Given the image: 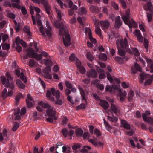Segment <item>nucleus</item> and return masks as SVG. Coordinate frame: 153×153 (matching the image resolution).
<instances>
[{"label": "nucleus", "mask_w": 153, "mask_h": 153, "mask_svg": "<svg viewBox=\"0 0 153 153\" xmlns=\"http://www.w3.org/2000/svg\"><path fill=\"white\" fill-rule=\"evenodd\" d=\"M89 10L91 13H98L100 11L98 7L93 5L90 6Z\"/></svg>", "instance_id": "nucleus-27"}, {"label": "nucleus", "mask_w": 153, "mask_h": 153, "mask_svg": "<svg viewBox=\"0 0 153 153\" xmlns=\"http://www.w3.org/2000/svg\"><path fill=\"white\" fill-rule=\"evenodd\" d=\"M7 16L10 18L14 19L15 18V15L13 13L10 11L7 12Z\"/></svg>", "instance_id": "nucleus-51"}, {"label": "nucleus", "mask_w": 153, "mask_h": 153, "mask_svg": "<svg viewBox=\"0 0 153 153\" xmlns=\"http://www.w3.org/2000/svg\"><path fill=\"white\" fill-rule=\"evenodd\" d=\"M76 65L77 67V69L81 74H85L86 72V70L85 68L81 65V62L79 59H77L76 60Z\"/></svg>", "instance_id": "nucleus-13"}, {"label": "nucleus", "mask_w": 153, "mask_h": 153, "mask_svg": "<svg viewBox=\"0 0 153 153\" xmlns=\"http://www.w3.org/2000/svg\"><path fill=\"white\" fill-rule=\"evenodd\" d=\"M53 25L56 28H59V35L64 36L62 37L64 45L66 46L69 45L70 44V37L66 29L68 25H64L63 23L59 24L58 21L57 20L54 22Z\"/></svg>", "instance_id": "nucleus-1"}, {"label": "nucleus", "mask_w": 153, "mask_h": 153, "mask_svg": "<svg viewBox=\"0 0 153 153\" xmlns=\"http://www.w3.org/2000/svg\"><path fill=\"white\" fill-rule=\"evenodd\" d=\"M142 117L143 120L145 122H147L151 125H153V118L150 117H147L145 114H142Z\"/></svg>", "instance_id": "nucleus-17"}, {"label": "nucleus", "mask_w": 153, "mask_h": 153, "mask_svg": "<svg viewBox=\"0 0 153 153\" xmlns=\"http://www.w3.org/2000/svg\"><path fill=\"white\" fill-rule=\"evenodd\" d=\"M83 19V18H81L80 17H78L77 19L78 21L81 25H84V20Z\"/></svg>", "instance_id": "nucleus-58"}, {"label": "nucleus", "mask_w": 153, "mask_h": 153, "mask_svg": "<svg viewBox=\"0 0 153 153\" xmlns=\"http://www.w3.org/2000/svg\"><path fill=\"white\" fill-rule=\"evenodd\" d=\"M7 90L5 88L4 89L2 92L1 96L3 99H5L7 97Z\"/></svg>", "instance_id": "nucleus-40"}, {"label": "nucleus", "mask_w": 153, "mask_h": 153, "mask_svg": "<svg viewBox=\"0 0 153 153\" xmlns=\"http://www.w3.org/2000/svg\"><path fill=\"white\" fill-rule=\"evenodd\" d=\"M78 88L79 90L80 93L81 94V96L82 97V100H85V101H86V99L85 98V96L83 89L80 87V86H78Z\"/></svg>", "instance_id": "nucleus-31"}, {"label": "nucleus", "mask_w": 153, "mask_h": 153, "mask_svg": "<svg viewBox=\"0 0 153 153\" xmlns=\"http://www.w3.org/2000/svg\"><path fill=\"white\" fill-rule=\"evenodd\" d=\"M69 59L70 60L73 61L75 60V61L76 64V60L77 59H78L75 56L74 54H71L69 57Z\"/></svg>", "instance_id": "nucleus-54"}, {"label": "nucleus", "mask_w": 153, "mask_h": 153, "mask_svg": "<svg viewBox=\"0 0 153 153\" xmlns=\"http://www.w3.org/2000/svg\"><path fill=\"white\" fill-rule=\"evenodd\" d=\"M106 74L107 79L111 83L113 82L114 79L117 83H120V81L119 79L114 77L113 78L109 72H107Z\"/></svg>", "instance_id": "nucleus-19"}, {"label": "nucleus", "mask_w": 153, "mask_h": 153, "mask_svg": "<svg viewBox=\"0 0 153 153\" xmlns=\"http://www.w3.org/2000/svg\"><path fill=\"white\" fill-rule=\"evenodd\" d=\"M61 95L60 92L59 90L55 91L53 88H51L50 90L47 91L46 96L47 98L55 104L62 105L64 102L62 98H60Z\"/></svg>", "instance_id": "nucleus-2"}, {"label": "nucleus", "mask_w": 153, "mask_h": 153, "mask_svg": "<svg viewBox=\"0 0 153 153\" xmlns=\"http://www.w3.org/2000/svg\"><path fill=\"white\" fill-rule=\"evenodd\" d=\"M91 149V147L89 146H85L83 147L81 150L82 153H87Z\"/></svg>", "instance_id": "nucleus-34"}, {"label": "nucleus", "mask_w": 153, "mask_h": 153, "mask_svg": "<svg viewBox=\"0 0 153 153\" xmlns=\"http://www.w3.org/2000/svg\"><path fill=\"white\" fill-rule=\"evenodd\" d=\"M99 102V105L104 110H106L108 109L109 105L107 102L101 99L100 100Z\"/></svg>", "instance_id": "nucleus-16"}, {"label": "nucleus", "mask_w": 153, "mask_h": 153, "mask_svg": "<svg viewBox=\"0 0 153 153\" xmlns=\"http://www.w3.org/2000/svg\"><path fill=\"white\" fill-rule=\"evenodd\" d=\"M110 111L114 112L116 115H117L120 113V109L117 106H116L113 104L111 105Z\"/></svg>", "instance_id": "nucleus-15"}, {"label": "nucleus", "mask_w": 153, "mask_h": 153, "mask_svg": "<svg viewBox=\"0 0 153 153\" xmlns=\"http://www.w3.org/2000/svg\"><path fill=\"white\" fill-rule=\"evenodd\" d=\"M8 139L7 131L6 129H4L2 132L0 133V142L3 141L4 140H7Z\"/></svg>", "instance_id": "nucleus-18"}, {"label": "nucleus", "mask_w": 153, "mask_h": 153, "mask_svg": "<svg viewBox=\"0 0 153 153\" xmlns=\"http://www.w3.org/2000/svg\"><path fill=\"white\" fill-rule=\"evenodd\" d=\"M16 82L17 85L19 88L22 89L25 88V85L21 82L19 79H17Z\"/></svg>", "instance_id": "nucleus-35"}, {"label": "nucleus", "mask_w": 153, "mask_h": 153, "mask_svg": "<svg viewBox=\"0 0 153 153\" xmlns=\"http://www.w3.org/2000/svg\"><path fill=\"white\" fill-rule=\"evenodd\" d=\"M116 43L117 48H120L121 47L123 48H125L128 46L127 39L126 38L124 39L117 40Z\"/></svg>", "instance_id": "nucleus-10"}, {"label": "nucleus", "mask_w": 153, "mask_h": 153, "mask_svg": "<svg viewBox=\"0 0 153 153\" xmlns=\"http://www.w3.org/2000/svg\"><path fill=\"white\" fill-rule=\"evenodd\" d=\"M100 24L101 27L103 30L108 29L109 26V23L107 20L100 21Z\"/></svg>", "instance_id": "nucleus-21"}, {"label": "nucleus", "mask_w": 153, "mask_h": 153, "mask_svg": "<svg viewBox=\"0 0 153 153\" xmlns=\"http://www.w3.org/2000/svg\"><path fill=\"white\" fill-rule=\"evenodd\" d=\"M88 76V77H91L92 78H95L97 76V74L96 71L93 69H91L87 73Z\"/></svg>", "instance_id": "nucleus-25"}, {"label": "nucleus", "mask_w": 153, "mask_h": 153, "mask_svg": "<svg viewBox=\"0 0 153 153\" xmlns=\"http://www.w3.org/2000/svg\"><path fill=\"white\" fill-rule=\"evenodd\" d=\"M20 112L19 109H17L16 111L14 112V115H16L15 117V120H19L21 118V116L19 114Z\"/></svg>", "instance_id": "nucleus-37"}, {"label": "nucleus", "mask_w": 153, "mask_h": 153, "mask_svg": "<svg viewBox=\"0 0 153 153\" xmlns=\"http://www.w3.org/2000/svg\"><path fill=\"white\" fill-rule=\"evenodd\" d=\"M141 71V68L137 63H135L133 67L131 69V72L133 74L135 73L137 71Z\"/></svg>", "instance_id": "nucleus-23"}, {"label": "nucleus", "mask_w": 153, "mask_h": 153, "mask_svg": "<svg viewBox=\"0 0 153 153\" xmlns=\"http://www.w3.org/2000/svg\"><path fill=\"white\" fill-rule=\"evenodd\" d=\"M99 57L100 59L104 60L107 59V56L104 53H102L99 55Z\"/></svg>", "instance_id": "nucleus-48"}, {"label": "nucleus", "mask_w": 153, "mask_h": 153, "mask_svg": "<svg viewBox=\"0 0 153 153\" xmlns=\"http://www.w3.org/2000/svg\"><path fill=\"white\" fill-rule=\"evenodd\" d=\"M85 105L84 103H82L78 105L76 108L77 110L84 109L85 107Z\"/></svg>", "instance_id": "nucleus-57"}, {"label": "nucleus", "mask_w": 153, "mask_h": 153, "mask_svg": "<svg viewBox=\"0 0 153 153\" xmlns=\"http://www.w3.org/2000/svg\"><path fill=\"white\" fill-rule=\"evenodd\" d=\"M152 7V5L150 1L148 2L144 6V8L145 10H150Z\"/></svg>", "instance_id": "nucleus-36"}, {"label": "nucleus", "mask_w": 153, "mask_h": 153, "mask_svg": "<svg viewBox=\"0 0 153 153\" xmlns=\"http://www.w3.org/2000/svg\"><path fill=\"white\" fill-rule=\"evenodd\" d=\"M51 71L50 66H47L43 71L44 74L49 73Z\"/></svg>", "instance_id": "nucleus-55"}, {"label": "nucleus", "mask_w": 153, "mask_h": 153, "mask_svg": "<svg viewBox=\"0 0 153 153\" xmlns=\"http://www.w3.org/2000/svg\"><path fill=\"white\" fill-rule=\"evenodd\" d=\"M88 141L92 145L96 146H101L103 145V143H102L98 141L97 139L95 138L89 139L88 140Z\"/></svg>", "instance_id": "nucleus-14"}, {"label": "nucleus", "mask_w": 153, "mask_h": 153, "mask_svg": "<svg viewBox=\"0 0 153 153\" xmlns=\"http://www.w3.org/2000/svg\"><path fill=\"white\" fill-rule=\"evenodd\" d=\"M97 71L99 74V77L100 79H102L106 77L105 75L104 74L105 71L104 70L100 68H97Z\"/></svg>", "instance_id": "nucleus-20"}, {"label": "nucleus", "mask_w": 153, "mask_h": 153, "mask_svg": "<svg viewBox=\"0 0 153 153\" xmlns=\"http://www.w3.org/2000/svg\"><path fill=\"white\" fill-rule=\"evenodd\" d=\"M95 32L97 34L100 36V38L102 39L103 37L101 34V30L97 26L95 28Z\"/></svg>", "instance_id": "nucleus-39"}, {"label": "nucleus", "mask_w": 153, "mask_h": 153, "mask_svg": "<svg viewBox=\"0 0 153 153\" xmlns=\"http://www.w3.org/2000/svg\"><path fill=\"white\" fill-rule=\"evenodd\" d=\"M140 83H142L144 80L148 78L145 82L144 85H150L153 80V74L150 76L149 74H146L143 73L140 74Z\"/></svg>", "instance_id": "nucleus-6"}, {"label": "nucleus", "mask_w": 153, "mask_h": 153, "mask_svg": "<svg viewBox=\"0 0 153 153\" xmlns=\"http://www.w3.org/2000/svg\"><path fill=\"white\" fill-rule=\"evenodd\" d=\"M57 1L58 4L59 5L60 7L63 9V5L66 7H68L70 8H71L73 5V3L72 2L71 0H69L67 1L66 4H64L63 5V3L61 0H57Z\"/></svg>", "instance_id": "nucleus-11"}, {"label": "nucleus", "mask_w": 153, "mask_h": 153, "mask_svg": "<svg viewBox=\"0 0 153 153\" xmlns=\"http://www.w3.org/2000/svg\"><path fill=\"white\" fill-rule=\"evenodd\" d=\"M45 10L46 11L48 15H49L50 14V9L49 6L46 5L45 6Z\"/></svg>", "instance_id": "nucleus-63"}, {"label": "nucleus", "mask_w": 153, "mask_h": 153, "mask_svg": "<svg viewBox=\"0 0 153 153\" xmlns=\"http://www.w3.org/2000/svg\"><path fill=\"white\" fill-rule=\"evenodd\" d=\"M1 45L2 49L4 50L8 49L10 47V45L8 44L4 43H2Z\"/></svg>", "instance_id": "nucleus-46"}, {"label": "nucleus", "mask_w": 153, "mask_h": 153, "mask_svg": "<svg viewBox=\"0 0 153 153\" xmlns=\"http://www.w3.org/2000/svg\"><path fill=\"white\" fill-rule=\"evenodd\" d=\"M115 60L116 61L118 62L120 64H123L124 62L123 59L118 56H117L115 57Z\"/></svg>", "instance_id": "nucleus-45"}, {"label": "nucleus", "mask_w": 153, "mask_h": 153, "mask_svg": "<svg viewBox=\"0 0 153 153\" xmlns=\"http://www.w3.org/2000/svg\"><path fill=\"white\" fill-rule=\"evenodd\" d=\"M6 77L7 80L5 77L2 76L1 77V80L2 84L7 88L13 90L14 88V82L13 81V78L10 75L9 73L7 72Z\"/></svg>", "instance_id": "nucleus-3"}, {"label": "nucleus", "mask_w": 153, "mask_h": 153, "mask_svg": "<svg viewBox=\"0 0 153 153\" xmlns=\"http://www.w3.org/2000/svg\"><path fill=\"white\" fill-rule=\"evenodd\" d=\"M118 50V54L121 56H123L125 55V51L122 49H121L120 48H117Z\"/></svg>", "instance_id": "nucleus-44"}, {"label": "nucleus", "mask_w": 153, "mask_h": 153, "mask_svg": "<svg viewBox=\"0 0 153 153\" xmlns=\"http://www.w3.org/2000/svg\"><path fill=\"white\" fill-rule=\"evenodd\" d=\"M55 9L57 15L58 19L59 21H61L62 19V17L64 16V14L60 10L58 9L56 7H55Z\"/></svg>", "instance_id": "nucleus-28"}, {"label": "nucleus", "mask_w": 153, "mask_h": 153, "mask_svg": "<svg viewBox=\"0 0 153 153\" xmlns=\"http://www.w3.org/2000/svg\"><path fill=\"white\" fill-rule=\"evenodd\" d=\"M45 64L47 66H51L52 65V62L50 59H46L45 60Z\"/></svg>", "instance_id": "nucleus-38"}, {"label": "nucleus", "mask_w": 153, "mask_h": 153, "mask_svg": "<svg viewBox=\"0 0 153 153\" xmlns=\"http://www.w3.org/2000/svg\"><path fill=\"white\" fill-rule=\"evenodd\" d=\"M134 96V92L132 91H130L128 95V99L129 101H130L132 100Z\"/></svg>", "instance_id": "nucleus-43"}, {"label": "nucleus", "mask_w": 153, "mask_h": 153, "mask_svg": "<svg viewBox=\"0 0 153 153\" xmlns=\"http://www.w3.org/2000/svg\"><path fill=\"white\" fill-rule=\"evenodd\" d=\"M16 73L22 80L24 81V82H26L27 80L24 76L23 73L22 72H21L20 70H17L16 71Z\"/></svg>", "instance_id": "nucleus-24"}, {"label": "nucleus", "mask_w": 153, "mask_h": 153, "mask_svg": "<svg viewBox=\"0 0 153 153\" xmlns=\"http://www.w3.org/2000/svg\"><path fill=\"white\" fill-rule=\"evenodd\" d=\"M23 97V95L21 93H19L17 94L16 97V100L18 102L19 101L20 98Z\"/></svg>", "instance_id": "nucleus-52"}, {"label": "nucleus", "mask_w": 153, "mask_h": 153, "mask_svg": "<svg viewBox=\"0 0 153 153\" xmlns=\"http://www.w3.org/2000/svg\"><path fill=\"white\" fill-rule=\"evenodd\" d=\"M28 54L31 56L32 58H35L38 60H39L42 59V56L46 57L48 55L47 53L44 51L42 52L41 54L38 55L34 53L32 48L30 49L28 51Z\"/></svg>", "instance_id": "nucleus-7"}, {"label": "nucleus", "mask_w": 153, "mask_h": 153, "mask_svg": "<svg viewBox=\"0 0 153 153\" xmlns=\"http://www.w3.org/2000/svg\"><path fill=\"white\" fill-rule=\"evenodd\" d=\"M78 14L80 15H85L87 13L86 9L84 7H82L79 8L78 9Z\"/></svg>", "instance_id": "nucleus-30"}, {"label": "nucleus", "mask_w": 153, "mask_h": 153, "mask_svg": "<svg viewBox=\"0 0 153 153\" xmlns=\"http://www.w3.org/2000/svg\"><path fill=\"white\" fill-rule=\"evenodd\" d=\"M76 136L81 137L83 133V131L81 129L78 128L76 130Z\"/></svg>", "instance_id": "nucleus-41"}, {"label": "nucleus", "mask_w": 153, "mask_h": 153, "mask_svg": "<svg viewBox=\"0 0 153 153\" xmlns=\"http://www.w3.org/2000/svg\"><path fill=\"white\" fill-rule=\"evenodd\" d=\"M113 88L116 89H118V96L119 97L120 101L121 102H124L127 95L126 92L125 91H122L120 89H118V87L117 86H113Z\"/></svg>", "instance_id": "nucleus-8"}, {"label": "nucleus", "mask_w": 153, "mask_h": 153, "mask_svg": "<svg viewBox=\"0 0 153 153\" xmlns=\"http://www.w3.org/2000/svg\"><path fill=\"white\" fill-rule=\"evenodd\" d=\"M144 58L145 59L146 61L147 62L148 64H151L150 67L151 69V70L150 71V72L151 73L153 72V62H152V60L149 59L148 58H147L145 57H144Z\"/></svg>", "instance_id": "nucleus-32"}, {"label": "nucleus", "mask_w": 153, "mask_h": 153, "mask_svg": "<svg viewBox=\"0 0 153 153\" xmlns=\"http://www.w3.org/2000/svg\"><path fill=\"white\" fill-rule=\"evenodd\" d=\"M38 105L44 108H47L49 107V105L48 103H45L43 101L39 102L38 103Z\"/></svg>", "instance_id": "nucleus-33"}, {"label": "nucleus", "mask_w": 153, "mask_h": 153, "mask_svg": "<svg viewBox=\"0 0 153 153\" xmlns=\"http://www.w3.org/2000/svg\"><path fill=\"white\" fill-rule=\"evenodd\" d=\"M52 27L49 22L47 21L46 22V29L45 30L43 26L39 27V30L42 36L45 37H48L51 38L52 35L51 33Z\"/></svg>", "instance_id": "nucleus-4"}, {"label": "nucleus", "mask_w": 153, "mask_h": 153, "mask_svg": "<svg viewBox=\"0 0 153 153\" xmlns=\"http://www.w3.org/2000/svg\"><path fill=\"white\" fill-rule=\"evenodd\" d=\"M103 120L104 124L106 129L111 133H112V130L114 128L110 126L108 123L105 119H104Z\"/></svg>", "instance_id": "nucleus-29"}, {"label": "nucleus", "mask_w": 153, "mask_h": 153, "mask_svg": "<svg viewBox=\"0 0 153 153\" xmlns=\"http://www.w3.org/2000/svg\"><path fill=\"white\" fill-rule=\"evenodd\" d=\"M119 1L122 4V7L125 9L126 7V4L124 0H119Z\"/></svg>", "instance_id": "nucleus-64"}, {"label": "nucleus", "mask_w": 153, "mask_h": 153, "mask_svg": "<svg viewBox=\"0 0 153 153\" xmlns=\"http://www.w3.org/2000/svg\"><path fill=\"white\" fill-rule=\"evenodd\" d=\"M132 51L133 52L134 55L136 56H138L140 55V53H139L138 50L136 48H133Z\"/></svg>", "instance_id": "nucleus-59"}, {"label": "nucleus", "mask_w": 153, "mask_h": 153, "mask_svg": "<svg viewBox=\"0 0 153 153\" xmlns=\"http://www.w3.org/2000/svg\"><path fill=\"white\" fill-rule=\"evenodd\" d=\"M30 13L32 16L33 14L34 10H35L36 13V18L40 19L41 18V16L39 13H41L42 14V12H41V10L39 8L36 7H33L32 6H30Z\"/></svg>", "instance_id": "nucleus-9"}, {"label": "nucleus", "mask_w": 153, "mask_h": 153, "mask_svg": "<svg viewBox=\"0 0 153 153\" xmlns=\"http://www.w3.org/2000/svg\"><path fill=\"white\" fill-rule=\"evenodd\" d=\"M90 137L89 134L88 132H85L83 135V137L84 139H88Z\"/></svg>", "instance_id": "nucleus-62"}, {"label": "nucleus", "mask_w": 153, "mask_h": 153, "mask_svg": "<svg viewBox=\"0 0 153 153\" xmlns=\"http://www.w3.org/2000/svg\"><path fill=\"white\" fill-rule=\"evenodd\" d=\"M130 13L129 11L127 10L125 15L122 16L121 17L123 21L125 24L128 25L130 28L132 27L135 28L137 26L136 23L133 20H132L131 21L130 20Z\"/></svg>", "instance_id": "nucleus-5"}, {"label": "nucleus", "mask_w": 153, "mask_h": 153, "mask_svg": "<svg viewBox=\"0 0 153 153\" xmlns=\"http://www.w3.org/2000/svg\"><path fill=\"white\" fill-rule=\"evenodd\" d=\"M121 125L122 127L127 130H129L131 128L130 125L127 122L124 120H121Z\"/></svg>", "instance_id": "nucleus-26"}, {"label": "nucleus", "mask_w": 153, "mask_h": 153, "mask_svg": "<svg viewBox=\"0 0 153 153\" xmlns=\"http://www.w3.org/2000/svg\"><path fill=\"white\" fill-rule=\"evenodd\" d=\"M94 134L97 137H99L101 135V133L100 131L97 128L94 129Z\"/></svg>", "instance_id": "nucleus-53"}, {"label": "nucleus", "mask_w": 153, "mask_h": 153, "mask_svg": "<svg viewBox=\"0 0 153 153\" xmlns=\"http://www.w3.org/2000/svg\"><path fill=\"white\" fill-rule=\"evenodd\" d=\"M65 83L67 88L66 89H71L72 88V85L68 81H65Z\"/></svg>", "instance_id": "nucleus-50"}, {"label": "nucleus", "mask_w": 153, "mask_h": 153, "mask_svg": "<svg viewBox=\"0 0 153 153\" xmlns=\"http://www.w3.org/2000/svg\"><path fill=\"white\" fill-rule=\"evenodd\" d=\"M30 28L28 26H25L24 28V31L29 36H30Z\"/></svg>", "instance_id": "nucleus-49"}, {"label": "nucleus", "mask_w": 153, "mask_h": 153, "mask_svg": "<svg viewBox=\"0 0 153 153\" xmlns=\"http://www.w3.org/2000/svg\"><path fill=\"white\" fill-rule=\"evenodd\" d=\"M61 132L65 137H66L68 134V130L66 128L63 129L62 131Z\"/></svg>", "instance_id": "nucleus-56"}, {"label": "nucleus", "mask_w": 153, "mask_h": 153, "mask_svg": "<svg viewBox=\"0 0 153 153\" xmlns=\"http://www.w3.org/2000/svg\"><path fill=\"white\" fill-rule=\"evenodd\" d=\"M115 27L117 28H119L120 27L122 23V22L120 19V16H116L115 19Z\"/></svg>", "instance_id": "nucleus-22"}, {"label": "nucleus", "mask_w": 153, "mask_h": 153, "mask_svg": "<svg viewBox=\"0 0 153 153\" xmlns=\"http://www.w3.org/2000/svg\"><path fill=\"white\" fill-rule=\"evenodd\" d=\"M80 147V145L79 144H74L72 146L73 149L75 151Z\"/></svg>", "instance_id": "nucleus-61"}, {"label": "nucleus", "mask_w": 153, "mask_h": 153, "mask_svg": "<svg viewBox=\"0 0 153 153\" xmlns=\"http://www.w3.org/2000/svg\"><path fill=\"white\" fill-rule=\"evenodd\" d=\"M86 57L87 59L90 61H92L93 59V56L92 54L89 52L87 53Z\"/></svg>", "instance_id": "nucleus-47"}, {"label": "nucleus", "mask_w": 153, "mask_h": 153, "mask_svg": "<svg viewBox=\"0 0 153 153\" xmlns=\"http://www.w3.org/2000/svg\"><path fill=\"white\" fill-rule=\"evenodd\" d=\"M107 118L110 121L115 122L118 120V118L115 117L113 116V117L108 116Z\"/></svg>", "instance_id": "nucleus-42"}, {"label": "nucleus", "mask_w": 153, "mask_h": 153, "mask_svg": "<svg viewBox=\"0 0 153 153\" xmlns=\"http://www.w3.org/2000/svg\"><path fill=\"white\" fill-rule=\"evenodd\" d=\"M19 127V124L18 123H15L13 125V126L12 128V129L13 131H15Z\"/></svg>", "instance_id": "nucleus-60"}, {"label": "nucleus", "mask_w": 153, "mask_h": 153, "mask_svg": "<svg viewBox=\"0 0 153 153\" xmlns=\"http://www.w3.org/2000/svg\"><path fill=\"white\" fill-rule=\"evenodd\" d=\"M46 112L47 114L49 116L53 117L56 113V111L55 108L53 106H50L49 105V107L47 108Z\"/></svg>", "instance_id": "nucleus-12"}]
</instances>
